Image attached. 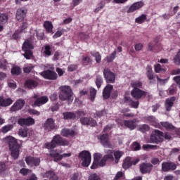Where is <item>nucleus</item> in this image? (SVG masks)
<instances>
[{"mask_svg":"<svg viewBox=\"0 0 180 180\" xmlns=\"http://www.w3.org/2000/svg\"><path fill=\"white\" fill-rule=\"evenodd\" d=\"M94 162L91 165V169H96L98 168V165L99 167H105L106 165V161H110V162H113L115 161V158L113 157V150H108L105 151V155L102 158V154L101 153H95L94 155Z\"/></svg>","mask_w":180,"mask_h":180,"instance_id":"1","label":"nucleus"},{"mask_svg":"<svg viewBox=\"0 0 180 180\" xmlns=\"http://www.w3.org/2000/svg\"><path fill=\"white\" fill-rule=\"evenodd\" d=\"M4 140L6 143H8L13 158L14 160H18V158H19V153L20 151V145L18 144L16 139L13 136H8Z\"/></svg>","mask_w":180,"mask_h":180,"instance_id":"2","label":"nucleus"},{"mask_svg":"<svg viewBox=\"0 0 180 180\" xmlns=\"http://www.w3.org/2000/svg\"><path fill=\"white\" fill-rule=\"evenodd\" d=\"M60 94H59V99L60 101H68L69 102H72L74 98H72V90L71 87L68 86H61L60 87Z\"/></svg>","mask_w":180,"mask_h":180,"instance_id":"3","label":"nucleus"},{"mask_svg":"<svg viewBox=\"0 0 180 180\" xmlns=\"http://www.w3.org/2000/svg\"><path fill=\"white\" fill-rule=\"evenodd\" d=\"M45 146L46 148L50 150L51 148H56L57 146H70V141L63 139L60 135H56L50 143H46Z\"/></svg>","mask_w":180,"mask_h":180,"instance_id":"4","label":"nucleus"},{"mask_svg":"<svg viewBox=\"0 0 180 180\" xmlns=\"http://www.w3.org/2000/svg\"><path fill=\"white\" fill-rule=\"evenodd\" d=\"M22 51L25 52L23 54L24 57H25L27 60H30L33 57V52H32V50L34 49L32 39H26L22 44Z\"/></svg>","mask_w":180,"mask_h":180,"instance_id":"5","label":"nucleus"},{"mask_svg":"<svg viewBox=\"0 0 180 180\" xmlns=\"http://www.w3.org/2000/svg\"><path fill=\"white\" fill-rule=\"evenodd\" d=\"M47 102H49V97L46 96L39 97L37 94H34L30 101V103L34 107L41 106V105H44V103H47Z\"/></svg>","mask_w":180,"mask_h":180,"instance_id":"6","label":"nucleus"},{"mask_svg":"<svg viewBox=\"0 0 180 180\" xmlns=\"http://www.w3.org/2000/svg\"><path fill=\"white\" fill-rule=\"evenodd\" d=\"M79 158L82 161V167H89L91 161V153L88 150H83L79 154Z\"/></svg>","mask_w":180,"mask_h":180,"instance_id":"7","label":"nucleus"},{"mask_svg":"<svg viewBox=\"0 0 180 180\" xmlns=\"http://www.w3.org/2000/svg\"><path fill=\"white\" fill-rule=\"evenodd\" d=\"M104 78L108 84H114L115 79H116V75L113 72L110 71V69L105 68L103 70Z\"/></svg>","mask_w":180,"mask_h":180,"instance_id":"8","label":"nucleus"},{"mask_svg":"<svg viewBox=\"0 0 180 180\" xmlns=\"http://www.w3.org/2000/svg\"><path fill=\"white\" fill-rule=\"evenodd\" d=\"M162 131L160 130H155L152 132L150 135V143H155L158 144L159 143H162Z\"/></svg>","mask_w":180,"mask_h":180,"instance_id":"9","label":"nucleus"},{"mask_svg":"<svg viewBox=\"0 0 180 180\" xmlns=\"http://www.w3.org/2000/svg\"><path fill=\"white\" fill-rule=\"evenodd\" d=\"M139 161H140V159L139 158L127 157L124 160V162L122 164V167L124 169H127L130 168L131 165H136V164H137Z\"/></svg>","mask_w":180,"mask_h":180,"instance_id":"10","label":"nucleus"},{"mask_svg":"<svg viewBox=\"0 0 180 180\" xmlns=\"http://www.w3.org/2000/svg\"><path fill=\"white\" fill-rule=\"evenodd\" d=\"M41 75L46 79H51L52 81H54L58 78L57 73L51 70H45L41 72Z\"/></svg>","mask_w":180,"mask_h":180,"instance_id":"11","label":"nucleus"},{"mask_svg":"<svg viewBox=\"0 0 180 180\" xmlns=\"http://www.w3.org/2000/svg\"><path fill=\"white\" fill-rule=\"evenodd\" d=\"M131 95L134 99L139 101V99H141L143 96H147V92L140 89H134L131 91Z\"/></svg>","mask_w":180,"mask_h":180,"instance_id":"12","label":"nucleus"},{"mask_svg":"<svg viewBox=\"0 0 180 180\" xmlns=\"http://www.w3.org/2000/svg\"><path fill=\"white\" fill-rule=\"evenodd\" d=\"M176 165L172 162H166L162 164V171L168 172V171H175Z\"/></svg>","mask_w":180,"mask_h":180,"instance_id":"13","label":"nucleus"},{"mask_svg":"<svg viewBox=\"0 0 180 180\" xmlns=\"http://www.w3.org/2000/svg\"><path fill=\"white\" fill-rule=\"evenodd\" d=\"M25 162L30 167H37V165H40V158H34L32 156H27L25 158Z\"/></svg>","mask_w":180,"mask_h":180,"instance_id":"14","label":"nucleus"},{"mask_svg":"<svg viewBox=\"0 0 180 180\" xmlns=\"http://www.w3.org/2000/svg\"><path fill=\"white\" fill-rule=\"evenodd\" d=\"M141 174H150L153 171V165L150 163H142L139 166Z\"/></svg>","mask_w":180,"mask_h":180,"instance_id":"15","label":"nucleus"},{"mask_svg":"<svg viewBox=\"0 0 180 180\" xmlns=\"http://www.w3.org/2000/svg\"><path fill=\"white\" fill-rule=\"evenodd\" d=\"M25 106V100L20 98L16 101V102L11 108V112H16L20 110Z\"/></svg>","mask_w":180,"mask_h":180,"instance_id":"16","label":"nucleus"},{"mask_svg":"<svg viewBox=\"0 0 180 180\" xmlns=\"http://www.w3.org/2000/svg\"><path fill=\"white\" fill-rule=\"evenodd\" d=\"M44 128L46 131H51L56 129V124H54V120L49 118L44 124Z\"/></svg>","mask_w":180,"mask_h":180,"instance_id":"17","label":"nucleus"},{"mask_svg":"<svg viewBox=\"0 0 180 180\" xmlns=\"http://www.w3.org/2000/svg\"><path fill=\"white\" fill-rule=\"evenodd\" d=\"M80 122L82 124H84L86 126H96V121L91 117H82L80 119Z\"/></svg>","mask_w":180,"mask_h":180,"instance_id":"18","label":"nucleus"},{"mask_svg":"<svg viewBox=\"0 0 180 180\" xmlns=\"http://www.w3.org/2000/svg\"><path fill=\"white\" fill-rule=\"evenodd\" d=\"M18 124H20V126H32V124H34V119L32 117L27 119L21 118L18 120Z\"/></svg>","mask_w":180,"mask_h":180,"instance_id":"19","label":"nucleus"},{"mask_svg":"<svg viewBox=\"0 0 180 180\" xmlns=\"http://www.w3.org/2000/svg\"><path fill=\"white\" fill-rule=\"evenodd\" d=\"M143 6H144V3H143L142 1L134 3L129 7V10L127 11V13H131L135 11L143 8Z\"/></svg>","mask_w":180,"mask_h":180,"instance_id":"20","label":"nucleus"},{"mask_svg":"<svg viewBox=\"0 0 180 180\" xmlns=\"http://www.w3.org/2000/svg\"><path fill=\"white\" fill-rule=\"evenodd\" d=\"M12 103H13V100H12V98H5L4 96H0V106L6 108L7 106H11Z\"/></svg>","mask_w":180,"mask_h":180,"instance_id":"21","label":"nucleus"},{"mask_svg":"<svg viewBox=\"0 0 180 180\" xmlns=\"http://www.w3.org/2000/svg\"><path fill=\"white\" fill-rule=\"evenodd\" d=\"M25 29H27V22H26V21L22 22V25L13 34V39H18L19 37V34H20V33H23V32H25Z\"/></svg>","mask_w":180,"mask_h":180,"instance_id":"22","label":"nucleus"},{"mask_svg":"<svg viewBox=\"0 0 180 180\" xmlns=\"http://www.w3.org/2000/svg\"><path fill=\"white\" fill-rule=\"evenodd\" d=\"M27 13V11L25 10L23 8H18L17 10V13H16V20H23V19H25V18H26V14Z\"/></svg>","mask_w":180,"mask_h":180,"instance_id":"23","label":"nucleus"},{"mask_svg":"<svg viewBox=\"0 0 180 180\" xmlns=\"http://www.w3.org/2000/svg\"><path fill=\"white\" fill-rule=\"evenodd\" d=\"M112 89H113V86H112V84H108L105 86L103 92L104 99H108V98H110Z\"/></svg>","mask_w":180,"mask_h":180,"instance_id":"24","label":"nucleus"},{"mask_svg":"<svg viewBox=\"0 0 180 180\" xmlns=\"http://www.w3.org/2000/svg\"><path fill=\"white\" fill-rule=\"evenodd\" d=\"M49 155L51 158H53V161L55 162L61 161L63 160V156H61V155H60V153H58L56 150H51Z\"/></svg>","mask_w":180,"mask_h":180,"instance_id":"25","label":"nucleus"},{"mask_svg":"<svg viewBox=\"0 0 180 180\" xmlns=\"http://www.w3.org/2000/svg\"><path fill=\"white\" fill-rule=\"evenodd\" d=\"M101 141L104 147H108L109 148H112V145L109 143V136L108 134H104L101 136Z\"/></svg>","mask_w":180,"mask_h":180,"instance_id":"26","label":"nucleus"},{"mask_svg":"<svg viewBox=\"0 0 180 180\" xmlns=\"http://www.w3.org/2000/svg\"><path fill=\"white\" fill-rule=\"evenodd\" d=\"M124 126L130 129V130H134L136 129L137 124L136 123V120H124Z\"/></svg>","mask_w":180,"mask_h":180,"instance_id":"27","label":"nucleus"},{"mask_svg":"<svg viewBox=\"0 0 180 180\" xmlns=\"http://www.w3.org/2000/svg\"><path fill=\"white\" fill-rule=\"evenodd\" d=\"M44 178H48L50 180H58V176L52 170L47 171L44 173Z\"/></svg>","mask_w":180,"mask_h":180,"instance_id":"28","label":"nucleus"},{"mask_svg":"<svg viewBox=\"0 0 180 180\" xmlns=\"http://www.w3.org/2000/svg\"><path fill=\"white\" fill-rule=\"evenodd\" d=\"M44 27L48 33H51V34H54V32H53L54 26H53L51 21H45L44 22Z\"/></svg>","mask_w":180,"mask_h":180,"instance_id":"29","label":"nucleus"},{"mask_svg":"<svg viewBox=\"0 0 180 180\" xmlns=\"http://www.w3.org/2000/svg\"><path fill=\"white\" fill-rule=\"evenodd\" d=\"M176 98L175 97H171L170 98H167L165 101V108L166 110L169 112V110H171V108H172V106H174V102H175L176 101Z\"/></svg>","mask_w":180,"mask_h":180,"instance_id":"30","label":"nucleus"},{"mask_svg":"<svg viewBox=\"0 0 180 180\" xmlns=\"http://www.w3.org/2000/svg\"><path fill=\"white\" fill-rule=\"evenodd\" d=\"M124 101L127 103H129L130 106H131V108H134V109H137V108H139V105L140 104L139 101H132L130 97H125Z\"/></svg>","mask_w":180,"mask_h":180,"instance_id":"31","label":"nucleus"},{"mask_svg":"<svg viewBox=\"0 0 180 180\" xmlns=\"http://www.w3.org/2000/svg\"><path fill=\"white\" fill-rule=\"evenodd\" d=\"M61 134L63 137H68V136H71L72 137L75 136V131L72 129H62Z\"/></svg>","mask_w":180,"mask_h":180,"instance_id":"32","label":"nucleus"},{"mask_svg":"<svg viewBox=\"0 0 180 180\" xmlns=\"http://www.w3.org/2000/svg\"><path fill=\"white\" fill-rule=\"evenodd\" d=\"M25 86L29 89H32L33 88H36L37 86V82L33 79H28L25 82Z\"/></svg>","mask_w":180,"mask_h":180,"instance_id":"33","label":"nucleus"},{"mask_svg":"<svg viewBox=\"0 0 180 180\" xmlns=\"http://www.w3.org/2000/svg\"><path fill=\"white\" fill-rule=\"evenodd\" d=\"M131 86L134 88V89H139V88L143 86V83L140 82V80H133L131 82Z\"/></svg>","mask_w":180,"mask_h":180,"instance_id":"34","label":"nucleus"},{"mask_svg":"<svg viewBox=\"0 0 180 180\" xmlns=\"http://www.w3.org/2000/svg\"><path fill=\"white\" fill-rule=\"evenodd\" d=\"M115 157V164H117V162H119V160H120V158H122V155H123V152L120 151V150H116L115 152L112 151V157Z\"/></svg>","mask_w":180,"mask_h":180,"instance_id":"35","label":"nucleus"},{"mask_svg":"<svg viewBox=\"0 0 180 180\" xmlns=\"http://www.w3.org/2000/svg\"><path fill=\"white\" fill-rule=\"evenodd\" d=\"M91 54L92 57H94L96 63H97L98 64H99V63L102 61V56H101V53H99V52H91Z\"/></svg>","mask_w":180,"mask_h":180,"instance_id":"36","label":"nucleus"},{"mask_svg":"<svg viewBox=\"0 0 180 180\" xmlns=\"http://www.w3.org/2000/svg\"><path fill=\"white\" fill-rule=\"evenodd\" d=\"M63 117L64 119H66V120L75 119L77 117V115L74 112H66L63 113Z\"/></svg>","mask_w":180,"mask_h":180,"instance_id":"37","label":"nucleus"},{"mask_svg":"<svg viewBox=\"0 0 180 180\" xmlns=\"http://www.w3.org/2000/svg\"><path fill=\"white\" fill-rule=\"evenodd\" d=\"M146 75L147 77L148 78V79L151 80L154 79V73H153V68H151V66H148L146 68Z\"/></svg>","mask_w":180,"mask_h":180,"instance_id":"38","label":"nucleus"},{"mask_svg":"<svg viewBox=\"0 0 180 180\" xmlns=\"http://www.w3.org/2000/svg\"><path fill=\"white\" fill-rule=\"evenodd\" d=\"M43 53L44 57H50V56H51V47L49 45H46Z\"/></svg>","mask_w":180,"mask_h":180,"instance_id":"39","label":"nucleus"},{"mask_svg":"<svg viewBox=\"0 0 180 180\" xmlns=\"http://www.w3.org/2000/svg\"><path fill=\"white\" fill-rule=\"evenodd\" d=\"M147 19V15L145 14L141 15V16L138 17L137 18L135 19L136 23H144Z\"/></svg>","mask_w":180,"mask_h":180,"instance_id":"40","label":"nucleus"},{"mask_svg":"<svg viewBox=\"0 0 180 180\" xmlns=\"http://www.w3.org/2000/svg\"><path fill=\"white\" fill-rule=\"evenodd\" d=\"M161 126L166 130H174L175 129V127L169 122H161Z\"/></svg>","mask_w":180,"mask_h":180,"instance_id":"41","label":"nucleus"},{"mask_svg":"<svg viewBox=\"0 0 180 180\" xmlns=\"http://www.w3.org/2000/svg\"><path fill=\"white\" fill-rule=\"evenodd\" d=\"M117 52L116 51H114L110 56H107L105 60L107 61V63H112L113 60L116 58Z\"/></svg>","mask_w":180,"mask_h":180,"instance_id":"42","label":"nucleus"},{"mask_svg":"<svg viewBox=\"0 0 180 180\" xmlns=\"http://www.w3.org/2000/svg\"><path fill=\"white\" fill-rule=\"evenodd\" d=\"M117 52L116 51H114L110 56H107L105 60L107 61V63H112L113 60L116 58Z\"/></svg>","mask_w":180,"mask_h":180,"instance_id":"43","label":"nucleus"},{"mask_svg":"<svg viewBox=\"0 0 180 180\" xmlns=\"http://www.w3.org/2000/svg\"><path fill=\"white\" fill-rule=\"evenodd\" d=\"M117 52L116 51H114L110 56H107L105 60L107 61V63H112L113 60L116 58Z\"/></svg>","mask_w":180,"mask_h":180,"instance_id":"44","label":"nucleus"},{"mask_svg":"<svg viewBox=\"0 0 180 180\" xmlns=\"http://www.w3.org/2000/svg\"><path fill=\"white\" fill-rule=\"evenodd\" d=\"M21 72H22V69H20V68H19L18 66H14L11 69V74L13 75H19Z\"/></svg>","mask_w":180,"mask_h":180,"instance_id":"45","label":"nucleus"},{"mask_svg":"<svg viewBox=\"0 0 180 180\" xmlns=\"http://www.w3.org/2000/svg\"><path fill=\"white\" fill-rule=\"evenodd\" d=\"M12 129H13V125L8 124V125H6V126L2 127L1 131L4 134L8 133V131H11V130H12Z\"/></svg>","mask_w":180,"mask_h":180,"instance_id":"46","label":"nucleus"},{"mask_svg":"<svg viewBox=\"0 0 180 180\" xmlns=\"http://www.w3.org/2000/svg\"><path fill=\"white\" fill-rule=\"evenodd\" d=\"M96 96V90L94 88H90V99L92 102L95 101Z\"/></svg>","mask_w":180,"mask_h":180,"instance_id":"47","label":"nucleus"},{"mask_svg":"<svg viewBox=\"0 0 180 180\" xmlns=\"http://www.w3.org/2000/svg\"><path fill=\"white\" fill-rule=\"evenodd\" d=\"M155 71L157 73L165 72V68H162L161 65L157 64V65H155Z\"/></svg>","mask_w":180,"mask_h":180,"instance_id":"48","label":"nucleus"},{"mask_svg":"<svg viewBox=\"0 0 180 180\" xmlns=\"http://www.w3.org/2000/svg\"><path fill=\"white\" fill-rule=\"evenodd\" d=\"M33 68H34V66L32 65H27L24 67L23 71L25 74H29V72H30Z\"/></svg>","mask_w":180,"mask_h":180,"instance_id":"49","label":"nucleus"},{"mask_svg":"<svg viewBox=\"0 0 180 180\" xmlns=\"http://www.w3.org/2000/svg\"><path fill=\"white\" fill-rule=\"evenodd\" d=\"M8 22V15L6 14H0V23L2 25Z\"/></svg>","mask_w":180,"mask_h":180,"instance_id":"50","label":"nucleus"},{"mask_svg":"<svg viewBox=\"0 0 180 180\" xmlns=\"http://www.w3.org/2000/svg\"><path fill=\"white\" fill-rule=\"evenodd\" d=\"M173 61L176 65H180V51H178L177 54L173 59Z\"/></svg>","mask_w":180,"mask_h":180,"instance_id":"51","label":"nucleus"},{"mask_svg":"<svg viewBox=\"0 0 180 180\" xmlns=\"http://www.w3.org/2000/svg\"><path fill=\"white\" fill-rule=\"evenodd\" d=\"M143 150H157V146L154 145H143L142 146Z\"/></svg>","mask_w":180,"mask_h":180,"instance_id":"52","label":"nucleus"},{"mask_svg":"<svg viewBox=\"0 0 180 180\" xmlns=\"http://www.w3.org/2000/svg\"><path fill=\"white\" fill-rule=\"evenodd\" d=\"M19 136L22 137H27V129H21L18 132Z\"/></svg>","mask_w":180,"mask_h":180,"instance_id":"53","label":"nucleus"},{"mask_svg":"<svg viewBox=\"0 0 180 180\" xmlns=\"http://www.w3.org/2000/svg\"><path fill=\"white\" fill-rule=\"evenodd\" d=\"M31 172H32V170L26 168H22L20 170V174H21L22 175H24L25 176H26V175H27L28 174H30Z\"/></svg>","mask_w":180,"mask_h":180,"instance_id":"54","label":"nucleus"},{"mask_svg":"<svg viewBox=\"0 0 180 180\" xmlns=\"http://www.w3.org/2000/svg\"><path fill=\"white\" fill-rule=\"evenodd\" d=\"M102 82H103L102 77H101V76H97V77H96V86H97L98 88H99L100 86H101Z\"/></svg>","mask_w":180,"mask_h":180,"instance_id":"55","label":"nucleus"},{"mask_svg":"<svg viewBox=\"0 0 180 180\" xmlns=\"http://www.w3.org/2000/svg\"><path fill=\"white\" fill-rule=\"evenodd\" d=\"M139 129L142 133H145V131H148V130H150V127L147 124H143L140 126Z\"/></svg>","mask_w":180,"mask_h":180,"instance_id":"56","label":"nucleus"},{"mask_svg":"<svg viewBox=\"0 0 180 180\" xmlns=\"http://www.w3.org/2000/svg\"><path fill=\"white\" fill-rule=\"evenodd\" d=\"M162 141H164V139L165 140H171V139H172V136H171V135L168 132H166L165 134L164 132H162Z\"/></svg>","mask_w":180,"mask_h":180,"instance_id":"57","label":"nucleus"},{"mask_svg":"<svg viewBox=\"0 0 180 180\" xmlns=\"http://www.w3.org/2000/svg\"><path fill=\"white\" fill-rule=\"evenodd\" d=\"M150 119L151 120V123L153 126H155V127H158V129H161V125L155 122V118L150 117Z\"/></svg>","mask_w":180,"mask_h":180,"instance_id":"58","label":"nucleus"},{"mask_svg":"<svg viewBox=\"0 0 180 180\" xmlns=\"http://www.w3.org/2000/svg\"><path fill=\"white\" fill-rule=\"evenodd\" d=\"M123 176H124V173H123V172H118L116 174L114 180L120 179V178H123Z\"/></svg>","mask_w":180,"mask_h":180,"instance_id":"59","label":"nucleus"},{"mask_svg":"<svg viewBox=\"0 0 180 180\" xmlns=\"http://www.w3.org/2000/svg\"><path fill=\"white\" fill-rule=\"evenodd\" d=\"M132 148L134 150V151H137L138 150H140V143L135 142L132 144Z\"/></svg>","mask_w":180,"mask_h":180,"instance_id":"60","label":"nucleus"},{"mask_svg":"<svg viewBox=\"0 0 180 180\" xmlns=\"http://www.w3.org/2000/svg\"><path fill=\"white\" fill-rule=\"evenodd\" d=\"M154 47H155V43L154 42H150L148 44V50L149 51H153V50H154Z\"/></svg>","mask_w":180,"mask_h":180,"instance_id":"61","label":"nucleus"},{"mask_svg":"<svg viewBox=\"0 0 180 180\" xmlns=\"http://www.w3.org/2000/svg\"><path fill=\"white\" fill-rule=\"evenodd\" d=\"M89 180H101V177H99V176L96 175V174H94L89 176Z\"/></svg>","mask_w":180,"mask_h":180,"instance_id":"62","label":"nucleus"},{"mask_svg":"<svg viewBox=\"0 0 180 180\" xmlns=\"http://www.w3.org/2000/svg\"><path fill=\"white\" fill-rule=\"evenodd\" d=\"M77 70V65H70L68 68V71L70 72H72V71H75Z\"/></svg>","mask_w":180,"mask_h":180,"instance_id":"63","label":"nucleus"},{"mask_svg":"<svg viewBox=\"0 0 180 180\" xmlns=\"http://www.w3.org/2000/svg\"><path fill=\"white\" fill-rule=\"evenodd\" d=\"M174 80L175 81L176 85L180 88V76H176L174 77Z\"/></svg>","mask_w":180,"mask_h":180,"instance_id":"64","label":"nucleus"}]
</instances>
